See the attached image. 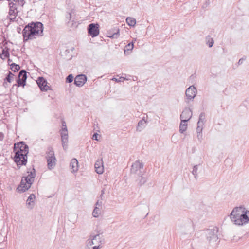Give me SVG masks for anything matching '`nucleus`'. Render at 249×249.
Instances as JSON below:
<instances>
[{"instance_id":"nucleus-10","label":"nucleus","mask_w":249,"mask_h":249,"mask_svg":"<svg viewBox=\"0 0 249 249\" xmlns=\"http://www.w3.org/2000/svg\"><path fill=\"white\" fill-rule=\"evenodd\" d=\"M196 94V89L194 86H191L186 90L185 95L186 96V102L189 103V101H192Z\"/></svg>"},{"instance_id":"nucleus-53","label":"nucleus","mask_w":249,"mask_h":249,"mask_svg":"<svg viewBox=\"0 0 249 249\" xmlns=\"http://www.w3.org/2000/svg\"><path fill=\"white\" fill-rule=\"evenodd\" d=\"M73 49H74V48H73V47H72V49H71V50H72V51H73Z\"/></svg>"},{"instance_id":"nucleus-51","label":"nucleus","mask_w":249,"mask_h":249,"mask_svg":"<svg viewBox=\"0 0 249 249\" xmlns=\"http://www.w3.org/2000/svg\"><path fill=\"white\" fill-rule=\"evenodd\" d=\"M101 194H102V195H104V189H103V190H102V191H101Z\"/></svg>"},{"instance_id":"nucleus-32","label":"nucleus","mask_w":249,"mask_h":249,"mask_svg":"<svg viewBox=\"0 0 249 249\" xmlns=\"http://www.w3.org/2000/svg\"><path fill=\"white\" fill-rule=\"evenodd\" d=\"M205 119V113L203 112L201 113L199 115V120L198 122H200L201 124H204V122Z\"/></svg>"},{"instance_id":"nucleus-24","label":"nucleus","mask_w":249,"mask_h":249,"mask_svg":"<svg viewBox=\"0 0 249 249\" xmlns=\"http://www.w3.org/2000/svg\"><path fill=\"white\" fill-rule=\"evenodd\" d=\"M187 122L184 123L181 121V123L179 125V132L181 133H183L187 128Z\"/></svg>"},{"instance_id":"nucleus-20","label":"nucleus","mask_w":249,"mask_h":249,"mask_svg":"<svg viewBox=\"0 0 249 249\" xmlns=\"http://www.w3.org/2000/svg\"><path fill=\"white\" fill-rule=\"evenodd\" d=\"M36 198V196L34 194H30L26 201V204L28 207L30 209H32L34 205V200Z\"/></svg>"},{"instance_id":"nucleus-50","label":"nucleus","mask_w":249,"mask_h":249,"mask_svg":"<svg viewBox=\"0 0 249 249\" xmlns=\"http://www.w3.org/2000/svg\"><path fill=\"white\" fill-rule=\"evenodd\" d=\"M90 246H87V248L86 249H92V248H90Z\"/></svg>"},{"instance_id":"nucleus-9","label":"nucleus","mask_w":249,"mask_h":249,"mask_svg":"<svg viewBox=\"0 0 249 249\" xmlns=\"http://www.w3.org/2000/svg\"><path fill=\"white\" fill-rule=\"evenodd\" d=\"M27 79V72L25 70H21L18 75V79L17 80V84H14L12 86V88L15 87H24L26 85Z\"/></svg>"},{"instance_id":"nucleus-19","label":"nucleus","mask_w":249,"mask_h":249,"mask_svg":"<svg viewBox=\"0 0 249 249\" xmlns=\"http://www.w3.org/2000/svg\"><path fill=\"white\" fill-rule=\"evenodd\" d=\"M78 162L76 159H72L70 163V167L71 170V172L75 173L77 172L78 170Z\"/></svg>"},{"instance_id":"nucleus-46","label":"nucleus","mask_w":249,"mask_h":249,"mask_svg":"<svg viewBox=\"0 0 249 249\" xmlns=\"http://www.w3.org/2000/svg\"><path fill=\"white\" fill-rule=\"evenodd\" d=\"M17 16H12V17L10 16V19L11 21H14L15 18H16Z\"/></svg>"},{"instance_id":"nucleus-47","label":"nucleus","mask_w":249,"mask_h":249,"mask_svg":"<svg viewBox=\"0 0 249 249\" xmlns=\"http://www.w3.org/2000/svg\"><path fill=\"white\" fill-rule=\"evenodd\" d=\"M3 138V134L1 133H0V141L2 140Z\"/></svg>"},{"instance_id":"nucleus-5","label":"nucleus","mask_w":249,"mask_h":249,"mask_svg":"<svg viewBox=\"0 0 249 249\" xmlns=\"http://www.w3.org/2000/svg\"><path fill=\"white\" fill-rule=\"evenodd\" d=\"M48 168L52 170L55 167L56 159L54 155L53 149L51 147H48L46 152V156Z\"/></svg>"},{"instance_id":"nucleus-2","label":"nucleus","mask_w":249,"mask_h":249,"mask_svg":"<svg viewBox=\"0 0 249 249\" xmlns=\"http://www.w3.org/2000/svg\"><path fill=\"white\" fill-rule=\"evenodd\" d=\"M13 151L15 152L14 160L17 165H25L27 162L28 146L24 142H20L15 143Z\"/></svg>"},{"instance_id":"nucleus-8","label":"nucleus","mask_w":249,"mask_h":249,"mask_svg":"<svg viewBox=\"0 0 249 249\" xmlns=\"http://www.w3.org/2000/svg\"><path fill=\"white\" fill-rule=\"evenodd\" d=\"M242 210V207L235 208L230 215V219L235 225H240V220L241 217Z\"/></svg>"},{"instance_id":"nucleus-42","label":"nucleus","mask_w":249,"mask_h":249,"mask_svg":"<svg viewBox=\"0 0 249 249\" xmlns=\"http://www.w3.org/2000/svg\"><path fill=\"white\" fill-rule=\"evenodd\" d=\"M98 135V134L97 133H94L92 136V139L94 140L97 141Z\"/></svg>"},{"instance_id":"nucleus-11","label":"nucleus","mask_w":249,"mask_h":249,"mask_svg":"<svg viewBox=\"0 0 249 249\" xmlns=\"http://www.w3.org/2000/svg\"><path fill=\"white\" fill-rule=\"evenodd\" d=\"M99 25L98 24L91 23L88 27V34L92 37L97 36L99 34Z\"/></svg>"},{"instance_id":"nucleus-49","label":"nucleus","mask_w":249,"mask_h":249,"mask_svg":"<svg viewBox=\"0 0 249 249\" xmlns=\"http://www.w3.org/2000/svg\"><path fill=\"white\" fill-rule=\"evenodd\" d=\"M11 62H12V60H10V59H8V64L9 65L11 64V63H10Z\"/></svg>"},{"instance_id":"nucleus-25","label":"nucleus","mask_w":249,"mask_h":249,"mask_svg":"<svg viewBox=\"0 0 249 249\" xmlns=\"http://www.w3.org/2000/svg\"><path fill=\"white\" fill-rule=\"evenodd\" d=\"M126 22L130 26H134L136 23L135 19L131 17H127L126 19Z\"/></svg>"},{"instance_id":"nucleus-36","label":"nucleus","mask_w":249,"mask_h":249,"mask_svg":"<svg viewBox=\"0 0 249 249\" xmlns=\"http://www.w3.org/2000/svg\"><path fill=\"white\" fill-rule=\"evenodd\" d=\"M73 80V76L72 74H70L66 77V82L70 83L72 82Z\"/></svg>"},{"instance_id":"nucleus-34","label":"nucleus","mask_w":249,"mask_h":249,"mask_svg":"<svg viewBox=\"0 0 249 249\" xmlns=\"http://www.w3.org/2000/svg\"><path fill=\"white\" fill-rule=\"evenodd\" d=\"M17 3V6L19 8V7H22L25 4L24 0H18L16 1Z\"/></svg>"},{"instance_id":"nucleus-41","label":"nucleus","mask_w":249,"mask_h":249,"mask_svg":"<svg viewBox=\"0 0 249 249\" xmlns=\"http://www.w3.org/2000/svg\"><path fill=\"white\" fill-rule=\"evenodd\" d=\"M186 224H187V227H189V228H191L193 226V222L192 221L190 220V219H188L186 221Z\"/></svg>"},{"instance_id":"nucleus-16","label":"nucleus","mask_w":249,"mask_h":249,"mask_svg":"<svg viewBox=\"0 0 249 249\" xmlns=\"http://www.w3.org/2000/svg\"><path fill=\"white\" fill-rule=\"evenodd\" d=\"M61 141L63 148L66 151L68 148V132H61Z\"/></svg>"},{"instance_id":"nucleus-37","label":"nucleus","mask_w":249,"mask_h":249,"mask_svg":"<svg viewBox=\"0 0 249 249\" xmlns=\"http://www.w3.org/2000/svg\"><path fill=\"white\" fill-rule=\"evenodd\" d=\"M124 80H128L127 79H126L123 77H119V78H113L112 79V80L113 81H116V82H121V81H123Z\"/></svg>"},{"instance_id":"nucleus-1","label":"nucleus","mask_w":249,"mask_h":249,"mask_svg":"<svg viewBox=\"0 0 249 249\" xmlns=\"http://www.w3.org/2000/svg\"><path fill=\"white\" fill-rule=\"evenodd\" d=\"M43 31V25L40 22H32L28 24L22 31L24 41L26 42L36 38L37 36H42Z\"/></svg>"},{"instance_id":"nucleus-12","label":"nucleus","mask_w":249,"mask_h":249,"mask_svg":"<svg viewBox=\"0 0 249 249\" xmlns=\"http://www.w3.org/2000/svg\"><path fill=\"white\" fill-rule=\"evenodd\" d=\"M37 84L42 91H46L49 89L50 87L47 85V82L43 77H38Z\"/></svg>"},{"instance_id":"nucleus-27","label":"nucleus","mask_w":249,"mask_h":249,"mask_svg":"<svg viewBox=\"0 0 249 249\" xmlns=\"http://www.w3.org/2000/svg\"><path fill=\"white\" fill-rule=\"evenodd\" d=\"M14 75L10 71H9L8 74L4 79L3 85L5 86V84H6L5 81L10 83L12 80L14 79Z\"/></svg>"},{"instance_id":"nucleus-28","label":"nucleus","mask_w":249,"mask_h":249,"mask_svg":"<svg viewBox=\"0 0 249 249\" xmlns=\"http://www.w3.org/2000/svg\"><path fill=\"white\" fill-rule=\"evenodd\" d=\"M100 208H98V207H95L94 209L92 212V215L94 217H98L101 213Z\"/></svg>"},{"instance_id":"nucleus-40","label":"nucleus","mask_w":249,"mask_h":249,"mask_svg":"<svg viewBox=\"0 0 249 249\" xmlns=\"http://www.w3.org/2000/svg\"><path fill=\"white\" fill-rule=\"evenodd\" d=\"M197 137L198 141L200 142H201L202 140L203 139L202 133H197Z\"/></svg>"},{"instance_id":"nucleus-45","label":"nucleus","mask_w":249,"mask_h":249,"mask_svg":"<svg viewBox=\"0 0 249 249\" xmlns=\"http://www.w3.org/2000/svg\"><path fill=\"white\" fill-rule=\"evenodd\" d=\"M244 60H245V59H244V58H242L240 59L239 60V61H238V64H239V65H241V64H242L243 63V61H244Z\"/></svg>"},{"instance_id":"nucleus-21","label":"nucleus","mask_w":249,"mask_h":249,"mask_svg":"<svg viewBox=\"0 0 249 249\" xmlns=\"http://www.w3.org/2000/svg\"><path fill=\"white\" fill-rule=\"evenodd\" d=\"M146 124V122L144 119L140 120L138 122L137 130L141 132L145 127Z\"/></svg>"},{"instance_id":"nucleus-13","label":"nucleus","mask_w":249,"mask_h":249,"mask_svg":"<svg viewBox=\"0 0 249 249\" xmlns=\"http://www.w3.org/2000/svg\"><path fill=\"white\" fill-rule=\"evenodd\" d=\"M192 113L190 108H185L183 110L180 115V119L182 122H187L192 117Z\"/></svg>"},{"instance_id":"nucleus-22","label":"nucleus","mask_w":249,"mask_h":249,"mask_svg":"<svg viewBox=\"0 0 249 249\" xmlns=\"http://www.w3.org/2000/svg\"><path fill=\"white\" fill-rule=\"evenodd\" d=\"M116 31L114 33H112L111 31L108 32V37L111 38H117L119 37L120 34H119V29L117 28L115 29Z\"/></svg>"},{"instance_id":"nucleus-4","label":"nucleus","mask_w":249,"mask_h":249,"mask_svg":"<svg viewBox=\"0 0 249 249\" xmlns=\"http://www.w3.org/2000/svg\"><path fill=\"white\" fill-rule=\"evenodd\" d=\"M216 227L213 229H208L205 232L208 243L213 248L216 247L219 242Z\"/></svg>"},{"instance_id":"nucleus-44","label":"nucleus","mask_w":249,"mask_h":249,"mask_svg":"<svg viewBox=\"0 0 249 249\" xmlns=\"http://www.w3.org/2000/svg\"><path fill=\"white\" fill-rule=\"evenodd\" d=\"M66 18L69 19V20L71 19V13H68V14L67 15V16H66Z\"/></svg>"},{"instance_id":"nucleus-29","label":"nucleus","mask_w":249,"mask_h":249,"mask_svg":"<svg viewBox=\"0 0 249 249\" xmlns=\"http://www.w3.org/2000/svg\"><path fill=\"white\" fill-rule=\"evenodd\" d=\"M9 65L11 67V69L12 71H13L14 72H16L18 71L20 68V67L18 64H16L15 63H12L11 64H9Z\"/></svg>"},{"instance_id":"nucleus-14","label":"nucleus","mask_w":249,"mask_h":249,"mask_svg":"<svg viewBox=\"0 0 249 249\" xmlns=\"http://www.w3.org/2000/svg\"><path fill=\"white\" fill-rule=\"evenodd\" d=\"M87 80V76L84 74L77 75L74 79V84L79 87H82Z\"/></svg>"},{"instance_id":"nucleus-18","label":"nucleus","mask_w":249,"mask_h":249,"mask_svg":"<svg viewBox=\"0 0 249 249\" xmlns=\"http://www.w3.org/2000/svg\"><path fill=\"white\" fill-rule=\"evenodd\" d=\"M10 9H9V16H17L18 12V7L17 6V3H14L13 2H11L9 4Z\"/></svg>"},{"instance_id":"nucleus-38","label":"nucleus","mask_w":249,"mask_h":249,"mask_svg":"<svg viewBox=\"0 0 249 249\" xmlns=\"http://www.w3.org/2000/svg\"><path fill=\"white\" fill-rule=\"evenodd\" d=\"M65 131L68 132L67 126H66L65 122L64 121H63L61 132H65Z\"/></svg>"},{"instance_id":"nucleus-6","label":"nucleus","mask_w":249,"mask_h":249,"mask_svg":"<svg viewBox=\"0 0 249 249\" xmlns=\"http://www.w3.org/2000/svg\"><path fill=\"white\" fill-rule=\"evenodd\" d=\"M100 231H97L96 234L92 233L90 238L87 241V246H91L93 245H101L104 242V239L100 236Z\"/></svg>"},{"instance_id":"nucleus-52","label":"nucleus","mask_w":249,"mask_h":249,"mask_svg":"<svg viewBox=\"0 0 249 249\" xmlns=\"http://www.w3.org/2000/svg\"><path fill=\"white\" fill-rule=\"evenodd\" d=\"M194 0H189V2H191V1H194Z\"/></svg>"},{"instance_id":"nucleus-43","label":"nucleus","mask_w":249,"mask_h":249,"mask_svg":"<svg viewBox=\"0 0 249 249\" xmlns=\"http://www.w3.org/2000/svg\"><path fill=\"white\" fill-rule=\"evenodd\" d=\"M101 248V245H95V246L92 247V249H99Z\"/></svg>"},{"instance_id":"nucleus-30","label":"nucleus","mask_w":249,"mask_h":249,"mask_svg":"<svg viewBox=\"0 0 249 249\" xmlns=\"http://www.w3.org/2000/svg\"><path fill=\"white\" fill-rule=\"evenodd\" d=\"M198 165H196L193 167V170L192 171V174L194 176V178L196 179L197 178V170H198Z\"/></svg>"},{"instance_id":"nucleus-48","label":"nucleus","mask_w":249,"mask_h":249,"mask_svg":"<svg viewBox=\"0 0 249 249\" xmlns=\"http://www.w3.org/2000/svg\"><path fill=\"white\" fill-rule=\"evenodd\" d=\"M100 197V198H101V200H103V198L104 197V195H102V194H101Z\"/></svg>"},{"instance_id":"nucleus-26","label":"nucleus","mask_w":249,"mask_h":249,"mask_svg":"<svg viewBox=\"0 0 249 249\" xmlns=\"http://www.w3.org/2000/svg\"><path fill=\"white\" fill-rule=\"evenodd\" d=\"M133 48H134L133 42H131V43H128L125 46V48L124 49V53H127L128 54H129V53H130V52L132 50Z\"/></svg>"},{"instance_id":"nucleus-31","label":"nucleus","mask_w":249,"mask_h":249,"mask_svg":"<svg viewBox=\"0 0 249 249\" xmlns=\"http://www.w3.org/2000/svg\"><path fill=\"white\" fill-rule=\"evenodd\" d=\"M207 44L209 47H212L213 45V39L212 38H210L209 36L206 37Z\"/></svg>"},{"instance_id":"nucleus-23","label":"nucleus","mask_w":249,"mask_h":249,"mask_svg":"<svg viewBox=\"0 0 249 249\" xmlns=\"http://www.w3.org/2000/svg\"><path fill=\"white\" fill-rule=\"evenodd\" d=\"M9 57V49L7 47L2 49V53L0 54V58L4 60Z\"/></svg>"},{"instance_id":"nucleus-17","label":"nucleus","mask_w":249,"mask_h":249,"mask_svg":"<svg viewBox=\"0 0 249 249\" xmlns=\"http://www.w3.org/2000/svg\"><path fill=\"white\" fill-rule=\"evenodd\" d=\"M95 171L98 174H101L104 172V166L102 160H98L94 165Z\"/></svg>"},{"instance_id":"nucleus-35","label":"nucleus","mask_w":249,"mask_h":249,"mask_svg":"<svg viewBox=\"0 0 249 249\" xmlns=\"http://www.w3.org/2000/svg\"><path fill=\"white\" fill-rule=\"evenodd\" d=\"M203 124H201L200 122H197V127L196 128L197 133H202Z\"/></svg>"},{"instance_id":"nucleus-3","label":"nucleus","mask_w":249,"mask_h":249,"mask_svg":"<svg viewBox=\"0 0 249 249\" xmlns=\"http://www.w3.org/2000/svg\"><path fill=\"white\" fill-rule=\"evenodd\" d=\"M28 175L22 177L20 185L17 188V191L23 193L28 190L33 184L36 177V170L33 168L30 172H27Z\"/></svg>"},{"instance_id":"nucleus-39","label":"nucleus","mask_w":249,"mask_h":249,"mask_svg":"<svg viewBox=\"0 0 249 249\" xmlns=\"http://www.w3.org/2000/svg\"><path fill=\"white\" fill-rule=\"evenodd\" d=\"M102 205H103L102 200H98L95 203V207H98V208H100V209H102Z\"/></svg>"},{"instance_id":"nucleus-7","label":"nucleus","mask_w":249,"mask_h":249,"mask_svg":"<svg viewBox=\"0 0 249 249\" xmlns=\"http://www.w3.org/2000/svg\"><path fill=\"white\" fill-rule=\"evenodd\" d=\"M143 166V163L139 160L136 161L131 166V173L142 177L144 173Z\"/></svg>"},{"instance_id":"nucleus-15","label":"nucleus","mask_w":249,"mask_h":249,"mask_svg":"<svg viewBox=\"0 0 249 249\" xmlns=\"http://www.w3.org/2000/svg\"><path fill=\"white\" fill-rule=\"evenodd\" d=\"M245 209L242 208L241 210V217H240V225L247 223L249 221V211L245 212Z\"/></svg>"},{"instance_id":"nucleus-33","label":"nucleus","mask_w":249,"mask_h":249,"mask_svg":"<svg viewBox=\"0 0 249 249\" xmlns=\"http://www.w3.org/2000/svg\"><path fill=\"white\" fill-rule=\"evenodd\" d=\"M141 177V179L139 180L138 182V185L140 186L142 185L147 181V179L146 178L142 177H142Z\"/></svg>"}]
</instances>
